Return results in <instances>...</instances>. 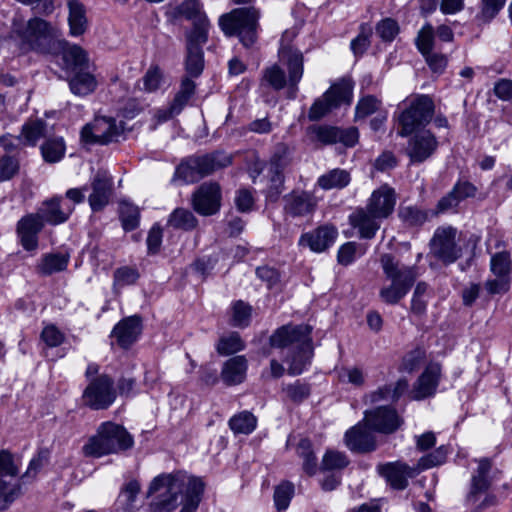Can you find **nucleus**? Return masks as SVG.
<instances>
[{
  "instance_id": "46",
  "label": "nucleus",
  "mask_w": 512,
  "mask_h": 512,
  "mask_svg": "<svg viewBox=\"0 0 512 512\" xmlns=\"http://www.w3.org/2000/svg\"><path fill=\"white\" fill-rule=\"evenodd\" d=\"M65 149L62 138H50L41 145L43 159L48 163L59 162L65 155Z\"/></svg>"
},
{
  "instance_id": "6",
  "label": "nucleus",
  "mask_w": 512,
  "mask_h": 512,
  "mask_svg": "<svg viewBox=\"0 0 512 512\" xmlns=\"http://www.w3.org/2000/svg\"><path fill=\"white\" fill-rule=\"evenodd\" d=\"M447 451L441 446L432 453L424 455L418 461V468H413L404 462H388L377 466L378 473L386 479L393 489L404 490L408 486V478L415 477L419 470L431 468L444 463Z\"/></svg>"
},
{
  "instance_id": "64",
  "label": "nucleus",
  "mask_w": 512,
  "mask_h": 512,
  "mask_svg": "<svg viewBox=\"0 0 512 512\" xmlns=\"http://www.w3.org/2000/svg\"><path fill=\"white\" fill-rule=\"evenodd\" d=\"M372 30L368 26H361L359 35L351 41L350 47L355 55H362L370 45Z\"/></svg>"
},
{
  "instance_id": "17",
  "label": "nucleus",
  "mask_w": 512,
  "mask_h": 512,
  "mask_svg": "<svg viewBox=\"0 0 512 512\" xmlns=\"http://www.w3.org/2000/svg\"><path fill=\"white\" fill-rule=\"evenodd\" d=\"M175 16L184 17L192 22L193 29L187 36H196L202 41H207L210 23L199 0H184L175 8Z\"/></svg>"
},
{
  "instance_id": "12",
  "label": "nucleus",
  "mask_w": 512,
  "mask_h": 512,
  "mask_svg": "<svg viewBox=\"0 0 512 512\" xmlns=\"http://www.w3.org/2000/svg\"><path fill=\"white\" fill-rule=\"evenodd\" d=\"M434 114V102L427 95H418L399 113L397 119L402 128L425 127Z\"/></svg>"
},
{
  "instance_id": "11",
  "label": "nucleus",
  "mask_w": 512,
  "mask_h": 512,
  "mask_svg": "<svg viewBox=\"0 0 512 512\" xmlns=\"http://www.w3.org/2000/svg\"><path fill=\"white\" fill-rule=\"evenodd\" d=\"M116 396L113 379L107 374H101L89 381L83 391L82 401L92 410H104L114 403Z\"/></svg>"
},
{
  "instance_id": "21",
  "label": "nucleus",
  "mask_w": 512,
  "mask_h": 512,
  "mask_svg": "<svg viewBox=\"0 0 512 512\" xmlns=\"http://www.w3.org/2000/svg\"><path fill=\"white\" fill-rule=\"evenodd\" d=\"M372 431L363 420L345 433L344 440L346 446L350 451L360 454L376 450V437Z\"/></svg>"
},
{
  "instance_id": "43",
  "label": "nucleus",
  "mask_w": 512,
  "mask_h": 512,
  "mask_svg": "<svg viewBox=\"0 0 512 512\" xmlns=\"http://www.w3.org/2000/svg\"><path fill=\"white\" fill-rule=\"evenodd\" d=\"M182 477L185 479L184 489L182 492L185 497L184 503L197 509L204 491V483L201 479L196 477H188L183 474Z\"/></svg>"
},
{
  "instance_id": "26",
  "label": "nucleus",
  "mask_w": 512,
  "mask_h": 512,
  "mask_svg": "<svg viewBox=\"0 0 512 512\" xmlns=\"http://www.w3.org/2000/svg\"><path fill=\"white\" fill-rule=\"evenodd\" d=\"M142 331L141 317L134 315L120 321L113 329L117 343L124 349L129 348Z\"/></svg>"
},
{
  "instance_id": "1",
  "label": "nucleus",
  "mask_w": 512,
  "mask_h": 512,
  "mask_svg": "<svg viewBox=\"0 0 512 512\" xmlns=\"http://www.w3.org/2000/svg\"><path fill=\"white\" fill-rule=\"evenodd\" d=\"M294 36L293 32L286 31L280 40L278 51L279 63L288 69V80L284 70L279 64H273L263 71L262 82L274 90L283 89L288 83L290 89V98H294L297 91V84L300 82L303 71V55L300 50L290 45V40Z\"/></svg>"
},
{
  "instance_id": "20",
  "label": "nucleus",
  "mask_w": 512,
  "mask_h": 512,
  "mask_svg": "<svg viewBox=\"0 0 512 512\" xmlns=\"http://www.w3.org/2000/svg\"><path fill=\"white\" fill-rule=\"evenodd\" d=\"M476 192L477 188L471 182L458 181L452 190L438 201L432 215L438 216L449 211L456 212L459 204L467 198L474 197Z\"/></svg>"
},
{
  "instance_id": "14",
  "label": "nucleus",
  "mask_w": 512,
  "mask_h": 512,
  "mask_svg": "<svg viewBox=\"0 0 512 512\" xmlns=\"http://www.w3.org/2000/svg\"><path fill=\"white\" fill-rule=\"evenodd\" d=\"M455 237L456 229L438 228L430 241L431 254L444 264L455 262L461 256V249L457 247Z\"/></svg>"
},
{
  "instance_id": "50",
  "label": "nucleus",
  "mask_w": 512,
  "mask_h": 512,
  "mask_svg": "<svg viewBox=\"0 0 512 512\" xmlns=\"http://www.w3.org/2000/svg\"><path fill=\"white\" fill-rule=\"evenodd\" d=\"M21 494V485L19 481L11 482L10 480L0 478V507L7 508Z\"/></svg>"
},
{
  "instance_id": "13",
  "label": "nucleus",
  "mask_w": 512,
  "mask_h": 512,
  "mask_svg": "<svg viewBox=\"0 0 512 512\" xmlns=\"http://www.w3.org/2000/svg\"><path fill=\"white\" fill-rule=\"evenodd\" d=\"M398 135L408 138L406 153L412 162H423L437 146L436 138L430 130H399Z\"/></svg>"
},
{
  "instance_id": "55",
  "label": "nucleus",
  "mask_w": 512,
  "mask_h": 512,
  "mask_svg": "<svg viewBox=\"0 0 512 512\" xmlns=\"http://www.w3.org/2000/svg\"><path fill=\"white\" fill-rule=\"evenodd\" d=\"M19 171L20 163L16 157L10 155L0 157V182L13 179Z\"/></svg>"
},
{
  "instance_id": "4",
  "label": "nucleus",
  "mask_w": 512,
  "mask_h": 512,
  "mask_svg": "<svg viewBox=\"0 0 512 512\" xmlns=\"http://www.w3.org/2000/svg\"><path fill=\"white\" fill-rule=\"evenodd\" d=\"M134 439L122 426L114 422H104L96 435L83 446L85 456L99 458L109 454H118L132 448Z\"/></svg>"
},
{
  "instance_id": "48",
  "label": "nucleus",
  "mask_w": 512,
  "mask_h": 512,
  "mask_svg": "<svg viewBox=\"0 0 512 512\" xmlns=\"http://www.w3.org/2000/svg\"><path fill=\"white\" fill-rule=\"evenodd\" d=\"M120 220L125 231H132L139 225V209L132 203L123 201L119 206Z\"/></svg>"
},
{
  "instance_id": "10",
  "label": "nucleus",
  "mask_w": 512,
  "mask_h": 512,
  "mask_svg": "<svg viewBox=\"0 0 512 512\" xmlns=\"http://www.w3.org/2000/svg\"><path fill=\"white\" fill-rule=\"evenodd\" d=\"M354 84L350 78H342L312 104L308 117L319 120L342 105H349L353 98Z\"/></svg>"
},
{
  "instance_id": "23",
  "label": "nucleus",
  "mask_w": 512,
  "mask_h": 512,
  "mask_svg": "<svg viewBox=\"0 0 512 512\" xmlns=\"http://www.w3.org/2000/svg\"><path fill=\"white\" fill-rule=\"evenodd\" d=\"M92 193L88 201L93 211H101L108 203L113 190V179L110 174L103 169H99L92 182Z\"/></svg>"
},
{
  "instance_id": "24",
  "label": "nucleus",
  "mask_w": 512,
  "mask_h": 512,
  "mask_svg": "<svg viewBox=\"0 0 512 512\" xmlns=\"http://www.w3.org/2000/svg\"><path fill=\"white\" fill-rule=\"evenodd\" d=\"M396 203L395 192L387 185L381 186L374 191L366 205V209L381 219L387 218L394 210Z\"/></svg>"
},
{
  "instance_id": "5",
  "label": "nucleus",
  "mask_w": 512,
  "mask_h": 512,
  "mask_svg": "<svg viewBox=\"0 0 512 512\" xmlns=\"http://www.w3.org/2000/svg\"><path fill=\"white\" fill-rule=\"evenodd\" d=\"M380 264L391 284L383 287L379 292V296L387 304H397L413 286L417 278L416 268L401 264L389 253L380 256Z\"/></svg>"
},
{
  "instance_id": "57",
  "label": "nucleus",
  "mask_w": 512,
  "mask_h": 512,
  "mask_svg": "<svg viewBox=\"0 0 512 512\" xmlns=\"http://www.w3.org/2000/svg\"><path fill=\"white\" fill-rule=\"evenodd\" d=\"M349 464L347 456L339 451H327L322 459L321 469L341 470Z\"/></svg>"
},
{
  "instance_id": "34",
  "label": "nucleus",
  "mask_w": 512,
  "mask_h": 512,
  "mask_svg": "<svg viewBox=\"0 0 512 512\" xmlns=\"http://www.w3.org/2000/svg\"><path fill=\"white\" fill-rule=\"evenodd\" d=\"M206 42L198 39L196 36H187L186 72L192 77H198L203 71L202 45Z\"/></svg>"
},
{
  "instance_id": "15",
  "label": "nucleus",
  "mask_w": 512,
  "mask_h": 512,
  "mask_svg": "<svg viewBox=\"0 0 512 512\" xmlns=\"http://www.w3.org/2000/svg\"><path fill=\"white\" fill-rule=\"evenodd\" d=\"M221 187L217 182H204L192 194L193 209L202 216L216 214L221 207Z\"/></svg>"
},
{
  "instance_id": "29",
  "label": "nucleus",
  "mask_w": 512,
  "mask_h": 512,
  "mask_svg": "<svg viewBox=\"0 0 512 512\" xmlns=\"http://www.w3.org/2000/svg\"><path fill=\"white\" fill-rule=\"evenodd\" d=\"M440 376V366L433 364L428 366L425 371L418 378L414 389L412 391V398L421 400L426 397L432 396L438 386Z\"/></svg>"
},
{
  "instance_id": "33",
  "label": "nucleus",
  "mask_w": 512,
  "mask_h": 512,
  "mask_svg": "<svg viewBox=\"0 0 512 512\" xmlns=\"http://www.w3.org/2000/svg\"><path fill=\"white\" fill-rule=\"evenodd\" d=\"M310 138L323 144L340 142L352 147L357 143L359 135L358 130H311Z\"/></svg>"
},
{
  "instance_id": "18",
  "label": "nucleus",
  "mask_w": 512,
  "mask_h": 512,
  "mask_svg": "<svg viewBox=\"0 0 512 512\" xmlns=\"http://www.w3.org/2000/svg\"><path fill=\"white\" fill-rule=\"evenodd\" d=\"M61 56L59 65L67 73H73L90 69L88 53L79 45L72 44L61 37L57 53Z\"/></svg>"
},
{
  "instance_id": "59",
  "label": "nucleus",
  "mask_w": 512,
  "mask_h": 512,
  "mask_svg": "<svg viewBox=\"0 0 512 512\" xmlns=\"http://www.w3.org/2000/svg\"><path fill=\"white\" fill-rule=\"evenodd\" d=\"M293 492L294 486L290 482H284L276 487L274 492V502L279 511L285 510L289 506Z\"/></svg>"
},
{
  "instance_id": "8",
  "label": "nucleus",
  "mask_w": 512,
  "mask_h": 512,
  "mask_svg": "<svg viewBox=\"0 0 512 512\" xmlns=\"http://www.w3.org/2000/svg\"><path fill=\"white\" fill-rule=\"evenodd\" d=\"M259 11L254 8H238L224 14L219 26L227 36H237L245 47H251L257 39Z\"/></svg>"
},
{
  "instance_id": "31",
  "label": "nucleus",
  "mask_w": 512,
  "mask_h": 512,
  "mask_svg": "<svg viewBox=\"0 0 512 512\" xmlns=\"http://www.w3.org/2000/svg\"><path fill=\"white\" fill-rule=\"evenodd\" d=\"M287 165L286 159L279 155L274 154L270 160L269 172L271 173L270 186L267 190L266 197L271 202H276L284 187V175L283 170Z\"/></svg>"
},
{
  "instance_id": "52",
  "label": "nucleus",
  "mask_w": 512,
  "mask_h": 512,
  "mask_svg": "<svg viewBox=\"0 0 512 512\" xmlns=\"http://www.w3.org/2000/svg\"><path fill=\"white\" fill-rule=\"evenodd\" d=\"M283 392L291 402L300 404L310 396L311 387L309 384L297 380L292 384L286 385L283 388Z\"/></svg>"
},
{
  "instance_id": "41",
  "label": "nucleus",
  "mask_w": 512,
  "mask_h": 512,
  "mask_svg": "<svg viewBox=\"0 0 512 512\" xmlns=\"http://www.w3.org/2000/svg\"><path fill=\"white\" fill-rule=\"evenodd\" d=\"M74 76L69 82L72 93L79 96L87 95L96 89L97 81L90 70L73 72Z\"/></svg>"
},
{
  "instance_id": "32",
  "label": "nucleus",
  "mask_w": 512,
  "mask_h": 512,
  "mask_svg": "<svg viewBox=\"0 0 512 512\" xmlns=\"http://www.w3.org/2000/svg\"><path fill=\"white\" fill-rule=\"evenodd\" d=\"M379 217H374L366 208H361L350 215V223L357 228L361 238L372 239L380 228Z\"/></svg>"
},
{
  "instance_id": "3",
  "label": "nucleus",
  "mask_w": 512,
  "mask_h": 512,
  "mask_svg": "<svg viewBox=\"0 0 512 512\" xmlns=\"http://www.w3.org/2000/svg\"><path fill=\"white\" fill-rule=\"evenodd\" d=\"M15 33L23 47L51 56L56 55L62 36L57 26L40 17L29 19L25 24L15 28Z\"/></svg>"
},
{
  "instance_id": "27",
  "label": "nucleus",
  "mask_w": 512,
  "mask_h": 512,
  "mask_svg": "<svg viewBox=\"0 0 512 512\" xmlns=\"http://www.w3.org/2000/svg\"><path fill=\"white\" fill-rule=\"evenodd\" d=\"M377 113L372 121L375 126H382L387 120V113L382 110V102L373 95L361 97L355 107V120H363Z\"/></svg>"
},
{
  "instance_id": "19",
  "label": "nucleus",
  "mask_w": 512,
  "mask_h": 512,
  "mask_svg": "<svg viewBox=\"0 0 512 512\" xmlns=\"http://www.w3.org/2000/svg\"><path fill=\"white\" fill-rule=\"evenodd\" d=\"M284 212L291 217H305L312 214L317 207L318 199L308 191L294 189L283 197Z\"/></svg>"
},
{
  "instance_id": "49",
  "label": "nucleus",
  "mask_w": 512,
  "mask_h": 512,
  "mask_svg": "<svg viewBox=\"0 0 512 512\" xmlns=\"http://www.w3.org/2000/svg\"><path fill=\"white\" fill-rule=\"evenodd\" d=\"M298 455L303 458V470L308 475H314L317 470V458L308 439H302L297 446Z\"/></svg>"
},
{
  "instance_id": "63",
  "label": "nucleus",
  "mask_w": 512,
  "mask_h": 512,
  "mask_svg": "<svg viewBox=\"0 0 512 512\" xmlns=\"http://www.w3.org/2000/svg\"><path fill=\"white\" fill-rule=\"evenodd\" d=\"M434 41V30L431 25L424 26L418 33L416 45L419 51L426 55L431 52Z\"/></svg>"
},
{
  "instance_id": "56",
  "label": "nucleus",
  "mask_w": 512,
  "mask_h": 512,
  "mask_svg": "<svg viewBox=\"0 0 512 512\" xmlns=\"http://www.w3.org/2000/svg\"><path fill=\"white\" fill-rule=\"evenodd\" d=\"M18 467L14 463L13 455L8 450H0V478H10L11 482L17 481Z\"/></svg>"
},
{
  "instance_id": "62",
  "label": "nucleus",
  "mask_w": 512,
  "mask_h": 512,
  "mask_svg": "<svg viewBox=\"0 0 512 512\" xmlns=\"http://www.w3.org/2000/svg\"><path fill=\"white\" fill-rule=\"evenodd\" d=\"M139 278V273L135 268L120 267L114 272V286L124 287L136 283Z\"/></svg>"
},
{
  "instance_id": "47",
  "label": "nucleus",
  "mask_w": 512,
  "mask_h": 512,
  "mask_svg": "<svg viewBox=\"0 0 512 512\" xmlns=\"http://www.w3.org/2000/svg\"><path fill=\"white\" fill-rule=\"evenodd\" d=\"M168 224L176 229L189 231L197 226L198 220L191 211L177 208L169 216Z\"/></svg>"
},
{
  "instance_id": "51",
  "label": "nucleus",
  "mask_w": 512,
  "mask_h": 512,
  "mask_svg": "<svg viewBox=\"0 0 512 512\" xmlns=\"http://www.w3.org/2000/svg\"><path fill=\"white\" fill-rule=\"evenodd\" d=\"M142 83L145 92H156L164 83L163 71L159 66L151 65L142 77Z\"/></svg>"
},
{
  "instance_id": "53",
  "label": "nucleus",
  "mask_w": 512,
  "mask_h": 512,
  "mask_svg": "<svg viewBox=\"0 0 512 512\" xmlns=\"http://www.w3.org/2000/svg\"><path fill=\"white\" fill-rule=\"evenodd\" d=\"M244 343L237 332H232L228 336H223L217 344V352L221 355H230L241 351Z\"/></svg>"
},
{
  "instance_id": "16",
  "label": "nucleus",
  "mask_w": 512,
  "mask_h": 512,
  "mask_svg": "<svg viewBox=\"0 0 512 512\" xmlns=\"http://www.w3.org/2000/svg\"><path fill=\"white\" fill-rule=\"evenodd\" d=\"M364 422L375 432L392 434L403 425L404 420L394 408L379 406L365 411Z\"/></svg>"
},
{
  "instance_id": "37",
  "label": "nucleus",
  "mask_w": 512,
  "mask_h": 512,
  "mask_svg": "<svg viewBox=\"0 0 512 512\" xmlns=\"http://www.w3.org/2000/svg\"><path fill=\"white\" fill-rule=\"evenodd\" d=\"M43 130H20L19 135L6 134L0 138V144L6 151L34 146L43 137Z\"/></svg>"
},
{
  "instance_id": "22",
  "label": "nucleus",
  "mask_w": 512,
  "mask_h": 512,
  "mask_svg": "<svg viewBox=\"0 0 512 512\" xmlns=\"http://www.w3.org/2000/svg\"><path fill=\"white\" fill-rule=\"evenodd\" d=\"M42 219L36 213L23 216L16 226V232L22 247L26 251L36 250L38 247V235L44 228Z\"/></svg>"
},
{
  "instance_id": "45",
  "label": "nucleus",
  "mask_w": 512,
  "mask_h": 512,
  "mask_svg": "<svg viewBox=\"0 0 512 512\" xmlns=\"http://www.w3.org/2000/svg\"><path fill=\"white\" fill-rule=\"evenodd\" d=\"M432 211L423 210L417 206H401L398 211L400 219L409 226H420L424 224L429 216L432 215Z\"/></svg>"
},
{
  "instance_id": "35",
  "label": "nucleus",
  "mask_w": 512,
  "mask_h": 512,
  "mask_svg": "<svg viewBox=\"0 0 512 512\" xmlns=\"http://www.w3.org/2000/svg\"><path fill=\"white\" fill-rule=\"evenodd\" d=\"M67 6L69 34L72 37H79L86 32L88 27L85 6L79 0H69Z\"/></svg>"
},
{
  "instance_id": "42",
  "label": "nucleus",
  "mask_w": 512,
  "mask_h": 512,
  "mask_svg": "<svg viewBox=\"0 0 512 512\" xmlns=\"http://www.w3.org/2000/svg\"><path fill=\"white\" fill-rule=\"evenodd\" d=\"M350 180L348 171L335 168L321 175L317 180V185L323 190L342 189L350 183Z\"/></svg>"
},
{
  "instance_id": "54",
  "label": "nucleus",
  "mask_w": 512,
  "mask_h": 512,
  "mask_svg": "<svg viewBox=\"0 0 512 512\" xmlns=\"http://www.w3.org/2000/svg\"><path fill=\"white\" fill-rule=\"evenodd\" d=\"M196 84L189 77H185L181 81L180 89L173 98L174 110H178V107L184 109L189 99L194 95Z\"/></svg>"
},
{
  "instance_id": "7",
  "label": "nucleus",
  "mask_w": 512,
  "mask_h": 512,
  "mask_svg": "<svg viewBox=\"0 0 512 512\" xmlns=\"http://www.w3.org/2000/svg\"><path fill=\"white\" fill-rule=\"evenodd\" d=\"M231 163V156L220 151L201 156H190L183 159L176 167L172 182L181 180L184 183H195Z\"/></svg>"
},
{
  "instance_id": "60",
  "label": "nucleus",
  "mask_w": 512,
  "mask_h": 512,
  "mask_svg": "<svg viewBox=\"0 0 512 512\" xmlns=\"http://www.w3.org/2000/svg\"><path fill=\"white\" fill-rule=\"evenodd\" d=\"M507 0H481L479 17L489 22L504 8Z\"/></svg>"
},
{
  "instance_id": "38",
  "label": "nucleus",
  "mask_w": 512,
  "mask_h": 512,
  "mask_svg": "<svg viewBox=\"0 0 512 512\" xmlns=\"http://www.w3.org/2000/svg\"><path fill=\"white\" fill-rule=\"evenodd\" d=\"M408 389V381L404 378L399 379L394 384H386L379 387L369 395L371 403L381 401L396 402Z\"/></svg>"
},
{
  "instance_id": "58",
  "label": "nucleus",
  "mask_w": 512,
  "mask_h": 512,
  "mask_svg": "<svg viewBox=\"0 0 512 512\" xmlns=\"http://www.w3.org/2000/svg\"><path fill=\"white\" fill-rule=\"evenodd\" d=\"M251 306L238 300L232 307V325L236 327H246L250 322Z\"/></svg>"
},
{
  "instance_id": "25",
  "label": "nucleus",
  "mask_w": 512,
  "mask_h": 512,
  "mask_svg": "<svg viewBox=\"0 0 512 512\" xmlns=\"http://www.w3.org/2000/svg\"><path fill=\"white\" fill-rule=\"evenodd\" d=\"M337 229L332 225H322L312 232L302 235L300 244L307 245L314 252H323L335 242Z\"/></svg>"
},
{
  "instance_id": "61",
  "label": "nucleus",
  "mask_w": 512,
  "mask_h": 512,
  "mask_svg": "<svg viewBox=\"0 0 512 512\" xmlns=\"http://www.w3.org/2000/svg\"><path fill=\"white\" fill-rule=\"evenodd\" d=\"M510 270L511 260L509 253L499 252L491 258V271L498 277L507 276Z\"/></svg>"
},
{
  "instance_id": "44",
  "label": "nucleus",
  "mask_w": 512,
  "mask_h": 512,
  "mask_svg": "<svg viewBox=\"0 0 512 512\" xmlns=\"http://www.w3.org/2000/svg\"><path fill=\"white\" fill-rule=\"evenodd\" d=\"M257 425V418L249 411H242L229 420V427L235 434H250Z\"/></svg>"
},
{
  "instance_id": "9",
  "label": "nucleus",
  "mask_w": 512,
  "mask_h": 512,
  "mask_svg": "<svg viewBox=\"0 0 512 512\" xmlns=\"http://www.w3.org/2000/svg\"><path fill=\"white\" fill-rule=\"evenodd\" d=\"M185 479L182 474H161L151 482L147 497H153L152 512H172L178 505V496L183 492Z\"/></svg>"
},
{
  "instance_id": "36",
  "label": "nucleus",
  "mask_w": 512,
  "mask_h": 512,
  "mask_svg": "<svg viewBox=\"0 0 512 512\" xmlns=\"http://www.w3.org/2000/svg\"><path fill=\"white\" fill-rule=\"evenodd\" d=\"M70 260L69 253L44 254L36 265V272L42 276H50L66 270Z\"/></svg>"
},
{
  "instance_id": "40",
  "label": "nucleus",
  "mask_w": 512,
  "mask_h": 512,
  "mask_svg": "<svg viewBox=\"0 0 512 512\" xmlns=\"http://www.w3.org/2000/svg\"><path fill=\"white\" fill-rule=\"evenodd\" d=\"M126 130H106L102 134L94 130H81V141L85 145H107L126 140Z\"/></svg>"
},
{
  "instance_id": "30",
  "label": "nucleus",
  "mask_w": 512,
  "mask_h": 512,
  "mask_svg": "<svg viewBox=\"0 0 512 512\" xmlns=\"http://www.w3.org/2000/svg\"><path fill=\"white\" fill-rule=\"evenodd\" d=\"M62 197L55 196L49 200L44 201L35 212L43 221L50 225H59L68 220L71 214V209L64 210L61 207Z\"/></svg>"
},
{
  "instance_id": "2",
  "label": "nucleus",
  "mask_w": 512,
  "mask_h": 512,
  "mask_svg": "<svg viewBox=\"0 0 512 512\" xmlns=\"http://www.w3.org/2000/svg\"><path fill=\"white\" fill-rule=\"evenodd\" d=\"M311 331V327L305 324L284 325L278 328L270 337L272 347L289 348L291 351V356L287 358L290 375H300L310 362L313 354Z\"/></svg>"
},
{
  "instance_id": "39",
  "label": "nucleus",
  "mask_w": 512,
  "mask_h": 512,
  "mask_svg": "<svg viewBox=\"0 0 512 512\" xmlns=\"http://www.w3.org/2000/svg\"><path fill=\"white\" fill-rule=\"evenodd\" d=\"M247 361L244 356L230 358L222 369V379L227 385L241 383L246 375Z\"/></svg>"
},
{
  "instance_id": "28",
  "label": "nucleus",
  "mask_w": 512,
  "mask_h": 512,
  "mask_svg": "<svg viewBox=\"0 0 512 512\" xmlns=\"http://www.w3.org/2000/svg\"><path fill=\"white\" fill-rule=\"evenodd\" d=\"M491 462L487 459H481L478 464L476 472L471 479V488L467 495V502L469 504H476L479 499V494L486 493L491 486L489 473L491 470Z\"/></svg>"
}]
</instances>
